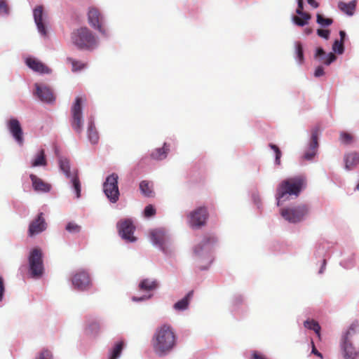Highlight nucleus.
Listing matches in <instances>:
<instances>
[{
  "mask_svg": "<svg viewBox=\"0 0 359 359\" xmlns=\"http://www.w3.org/2000/svg\"><path fill=\"white\" fill-rule=\"evenodd\" d=\"M325 53L322 48H318L315 54V57H321L322 61L326 65H330L332 62L336 60L337 57L333 53H330L327 56H325Z\"/></svg>",
  "mask_w": 359,
  "mask_h": 359,
  "instance_id": "26",
  "label": "nucleus"
},
{
  "mask_svg": "<svg viewBox=\"0 0 359 359\" xmlns=\"http://www.w3.org/2000/svg\"><path fill=\"white\" fill-rule=\"evenodd\" d=\"M359 161V154L352 151L346 153L344 156V168L347 171L353 170Z\"/></svg>",
  "mask_w": 359,
  "mask_h": 359,
  "instance_id": "22",
  "label": "nucleus"
},
{
  "mask_svg": "<svg viewBox=\"0 0 359 359\" xmlns=\"http://www.w3.org/2000/svg\"><path fill=\"white\" fill-rule=\"evenodd\" d=\"M151 240L153 243L158 245L163 251L165 252V244L166 236L162 229H154L150 232Z\"/></svg>",
  "mask_w": 359,
  "mask_h": 359,
  "instance_id": "19",
  "label": "nucleus"
},
{
  "mask_svg": "<svg viewBox=\"0 0 359 359\" xmlns=\"http://www.w3.org/2000/svg\"><path fill=\"white\" fill-rule=\"evenodd\" d=\"M71 41L80 50H93L98 45L97 38L86 27L74 30L71 34Z\"/></svg>",
  "mask_w": 359,
  "mask_h": 359,
  "instance_id": "4",
  "label": "nucleus"
},
{
  "mask_svg": "<svg viewBox=\"0 0 359 359\" xmlns=\"http://www.w3.org/2000/svg\"><path fill=\"white\" fill-rule=\"evenodd\" d=\"M118 179L117 174L113 173L107 177L103 184L104 192L111 203H116L119 198Z\"/></svg>",
  "mask_w": 359,
  "mask_h": 359,
  "instance_id": "9",
  "label": "nucleus"
},
{
  "mask_svg": "<svg viewBox=\"0 0 359 359\" xmlns=\"http://www.w3.org/2000/svg\"><path fill=\"white\" fill-rule=\"evenodd\" d=\"M149 297H150V296L147 297H133V301H142V300H144V299H148V298H149Z\"/></svg>",
  "mask_w": 359,
  "mask_h": 359,
  "instance_id": "52",
  "label": "nucleus"
},
{
  "mask_svg": "<svg viewBox=\"0 0 359 359\" xmlns=\"http://www.w3.org/2000/svg\"><path fill=\"white\" fill-rule=\"evenodd\" d=\"M356 3L357 2L355 0H353L349 3L339 1L338 3V8L341 11L346 13V15H353L355 11Z\"/></svg>",
  "mask_w": 359,
  "mask_h": 359,
  "instance_id": "24",
  "label": "nucleus"
},
{
  "mask_svg": "<svg viewBox=\"0 0 359 359\" xmlns=\"http://www.w3.org/2000/svg\"><path fill=\"white\" fill-rule=\"evenodd\" d=\"M88 22L92 27L97 29L100 33L105 34L106 30L102 26L103 19L99 11L95 8H90L88 13Z\"/></svg>",
  "mask_w": 359,
  "mask_h": 359,
  "instance_id": "13",
  "label": "nucleus"
},
{
  "mask_svg": "<svg viewBox=\"0 0 359 359\" xmlns=\"http://www.w3.org/2000/svg\"><path fill=\"white\" fill-rule=\"evenodd\" d=\"M359 324L352 323L341 339V348L344 359H355L359 356Z\"/></svg>",
  "mask_w": 359,
  "mask_h": 359,
  "instance_id": "2",
  "label": "nucleus"
},
{
  "mask_svg": "<svg viewBox=\"0 0 359 359\" xmlns=\"http://www.w3.org/2000/svg\"><path fill=\"white\" fill-rule=\"evenodd\" d=\"M158 286V283L156 280H151L149 279H144L142 280L139 285V287L141 290L144 291H151L155 290Z\"/></svg>",
  "mask_w": 359,
  "mask_h": 359,
  "instance_id": "31",
  "label": "nucleus"
},
{
  "mask_svg": "<svg viewBox=\"0 0 359 359\" xmlns=\"http://www.w3.org/2000/svg\"><path fill=\"white\" fill-rule=\"evenodd\" d=\"M208 217V212L205 207H199L191 211L189 216V224L194 229H199L204 226Z\"/></svg>",
  "mask_w": 359,
  "mask_h": 359,
  "instance_id": "10",
  "label": "nucleus"
},
{
  "mask_svg": "<svg viewBox=\"0 0 359 359\" xmlns=\"http://www.w3.org/2000/svg\"><path fill=\"white\" fill-rule=\"evenodd\" d=\"M313 32L312 29L310 28V27H307L304 29V33L306 34V35H309L310 34H311Z\"/></svg>",
  "mask_w": 359,
  "mask_h": 359,
  "instance_id": "54",
  "label": "nucleus"
},
{
  "mask_svg": "<svg viewBox=\"0 0 359 359\" xmlns=\"http://www.w3.org/2000/svg\"><path fill=\"white\" fill-rule=\"evenodd\" d=\"M26 64L30 69H32L34 72L41 74H50L51 72V69L48 67H47L41 61L35 58H27L26 60Z\"/></svg>",
  "mask_w": 359,
  "mask_h": 359,
  "instance_id": "20",
  "label": "nucleus"
},
{
  "mask_svg": "<svg viewBox=\"0 0 359 359\" xmlns=\"http://www.w3.org/2000/svg\"><path fill=\"white\" fill-rule=\"evenodd\" d=\"M66 230L69 233H79L81 231V226L74 222H69L66 226Z\"/></svg>",
  "mask_w": 359,
  "mask_h": 359,
  "instance_id": "41",
  "label": "nucleus"
},
{
  "mask_svg": "<svg viewBox=\"0 0 359 359\" xmlns=\"http://www.w3.org/2000/svg\"><path fill=\"white\" fill-rule=\"evenodd\" d=\"M316 22L323 27H327L332 24L333 20L331 18H326L321 14H317Z\"/></svg>",
  "mask_w": 359,
  "mask_h": 359,
  "instance_id": "38",
  "label": "nucleus"
},
{
  "mask_svg": "<svg viewBox=\"0 0 359 359\" xmlns=\"http://www.w3.org/2000/svg\"><path fill=\"white\" fill-rule=\"evenodd\" d=\"M46 223L43 217V213L40 212L37 217L30 222L28 229V235L29 236L32 237L41 233L46 230Z\"/></svg>",
  "mask_w": 359,
  "mask_h": 359,
  "instance_id": "15",
  "label": "nucleus"
},
{
  "mask_svg": "<svg viewBox=\"0 0 359 359\" xmlns=\"http://www.w3.org/2000/svg\"><path fill=\"white\" fill-rule=\"evenodd\" d=\"M296 13L298 15L309 14V13L304 12V1L303 0H297V8Z\"/></svg>",
  "mask_w": 359,
  "mask_h": 359,
  "instance_id": "46",
  "label": "nucleus"
},
{
  "mask_svg": "<svg viewBox=\"0 0 359 359\" xmlns=\"http://www.w3.org/2000/svg\"><path fill=\"white\" fill-rule=\"evenodd\" d=\"M216 239L213 236H206L201 243L197 245L194 250L196 255H200L203 252H208L211 250L212 245L215 243Z\"/></svg>",
  "mask_w": 359,
  "mask_h": 359,
  "instance_id": "21",
  "label": "nucleus"
},
{
  "mask_svg": "<svg viewBox=\"0 0 359 359\" xmlns=\"http://www.w3.org/2000/svg\"><path fill=\"white\" fill-rule=\"evenodd\" d=\"M309 208L306 205H300L293 208H283L280 211L281 216L290 223L301 222L307 215Z\"/></svg>",
  "mask_w": 359,
  "mask_h": 359,
  "instance_id": "7",
  "label": "nucleus"
},
{
  "mask_svg": "<svg viewBox=\"0 0 359 359\" xmlns=\"http://www.w3.org/2000/svg\"><path fill=\"white\" fill-rule=\"evenodd\" d=\"M307 1L309 4L315 8L319 6V4L315 0H307Z\"/></svg>",
  "mask_w": 359,
  "mask_h": 359,
  "instance_id": "50",
  "label": "nucleus"
},
{
  "mask_svg": "<svg viewBox=\"0 0 359 359\" xmlns=\"http://www.w3.org/2000/svg\"><path fill=\"white\" fill-rule=\"evenodd\" d=\"M35 88L36 95L42 102L50 103L55 100V97L50 88L36 83Z\"/></svg>",
  "mask_w": 359,
  "mask_h": 359,
  "instance_id": "18",
  "label": "nucleus"
},
{
  "mask_svg": "<svg viewBox=\"0 0 359 359\" xmlns=\"http://www.w3.org/2000/svg\"><path fill=\"white\" fill-rule=\"evenodd\" d=\"M29 177L32 182V186L36 191H41L44 192L50 191V184L44 182L42 180L34 174H31Z\"/></svg>",
  "mask_w": 359,
  "mask_h": 359,
  "instance_id": "23",
  "label": "nucleus"
},
{
  "mask_svg": "<svg viewBox=\"0 0 359 359\" xmlns=\"http://www.w3.org/2000/svg\"><path fill=\"white\" fill-rule=\"evenodd\" d=\"M140 189L142 194L146 197H154V192L153 191L152 183L143 180L140 184Z\"/></svg>",
  "mask_w": 359,
  "mask_h": 359,
  "instance_id": "28",
  "label": "nucleus"
},
{
  "mask_svg": "<svg viewBox=\"0 0 359 359\" xmlns=\"http://www.w3.org/2000/svg\"><path fill=\"white\" fill-rule=\"evenodd\" d=\"M59 165L60 170L64 172L67 178L71 180L72 187L76 193V197L79 198L81 196V182L78 176L77 170L71 172L69 161L66 158H60Z\"/></svg>",
  "mask_w": 359,
  "mask_h": 359,
  "instance_id": "6",
  "label": "nucleus"
},
{
  "mask_svg": "<svg viewBox=\"0 0 359 359\" xmlns=\"http://www.w3.org/2000/svg\"><path fill=\"white\" fill-rule=\"evenodd\" d=\"M9 9L7 3L4 0H0V14H8Z\"/></svg>",
  "mask_w": 359,
  "mask_h": 359,
  "instance_id": "43",
  "label": "nucleus"
},
{
  "mask_svg": "<svg viewBox=\"0 0 359 359\" xmlns=\"http://www.w3.org/2000/svg\"><path fill=\"white\" fill-rule=\"evenodd\" d=\"M46 160L45 158V152L43 149H41L36 156L35 159L32 162V167L46 165Z\"/></svg>",
  "mask_w": 359,
  "mask_h": 359,
  "instance_id": "33",
  "label": "nucleus"
},
{
  "mask_svg": "<svg viewBox=\"0 0 359 359\" xmlns=\"http://www.w3.org/2000/svg\"><path fill=\"white\" fill-rule=\"evenodd\" d=\"M82 101L81 97H76L71 108L70 123L73 130L78 134H81L83 130Z\"/></svg>",
  "mask_w": 359,
  "mask_h": 359,
  "instance_id": "8",
  "label": "nucleus"
},
{
  "mask_svg": "<svg viewBox=\"0 0 359 359\" xmlns=\"http://www.w3.org/2000/svg\"><path fill=\"white\" fill-rule=\"evenodd\" d=\"M294 46H295L296 59L298 60L299 64H302L304 60L302 44L301 42L297 41L294 43Z\"/></svg>",
  "mask_w": 359,
  "mask_h": 359,
  "instance_id": "34",
  "label": "nucleus"
},
{
  "mask_svg": "<svg viewBox=\"0 0 359 359\" xmlns=\"http://www.w3.org/2000/svg\"><path fill=\"white\" fill-rule=\"evenodd\" d=\"M339 36H340V41H343L344 42V38L346 36V33L344 31H340L339 32Z\"/></svg>",
  "mask_w": 359,
  "mask_h": 359,
  "instance_id": "53",
  "label": "nucleus"
},
{
  "mask_svg": "<svg viewBox=\"0 0 359 359\" xmlns=\"http://www.w3.org/2000/svg\"><path fill=\"white\" fill-rule=\"evenodd\" d=\"M269 147L271 149H273L276 154V160H275V162L277 165H280V157H281V151L280 150V149L276 145V144H269Z\"/></svg>",
  "mask_w": 359,
  "mask_h": 359,
  "instance_id": "40",
  "label": "nucleus"
},
{
  "mask_svg": "<svg viewBox=\"0 0 359 359\" xmlns=\"http://www.w3.org/2000/svg\"><path fill=\"white\" fill-rule=\"evenodd\" d=\"M339 140L344 144H350L354 141V137L351 133L341 131L339 134Z\"/></svg>",
  "mask_w": 359,
  "mask_h": 359,
  "instance_id": "36",
  "label": "nucleus"
},
{
  "mask_svg": "<svg viewBox=\"0 0 359 359\" xmlns=\"http://www.w3.org/2000/svg\"><path fill=\"white\" fill-rule=\"evenodd\" d=\"M156 214V209L152 205H148L145 207L144 215L146 217H150Z\"/></svg>",
  "mask_w": 359,
  "mask_h": 359,
  "instance_id": "42",
  "label": "nucleus"
},
{
  "mask_svg": "<svg viewBox=\"0 0 359 359\" xmlns=\"http://www.w3.org/2000/svg\"><path fill=\"white\" fill-rule=\"evenodd\" d=\"M306 185V180L303 175L290 177L282 181L276 190L278 205H280V200L285 201L288 198V196H298Z\"/></svg>",
  "mask_w": 359,
  "mask_h": 359,
  "instance_id": "3",
  "label": "nucleus"
},
{
  "mask_svg": "<svg viewBox=\"0 0 359 359\" xmlns=\"http://www.w3.org/2000/svg\"><path fill=\"white\" fill-rule=\"evenodd\" d=\"M123 346L124 342L123 341L116 342L109 350L108 359H118L121 353Z\"/></svg>",
  "mask_w": 359,
  "mask_h": 359,
  "instance_id": "29",
  "label": "nucleus"
},
{
  "mask_svg": "<svg viewBox=\"0 0 359 359\" xmlns=\"http://www.w3.org/2000/svg\"><path fill=\"white\" fill-rule=\"evenodd\" d=\"M7 127L14 140L19 145L24 144V133L19 121L15 118L9 119Z\"/></svg>",
  "mask_w": 359,
  "mask_h": 359,
  "instance_id": "12",
  "label": "nucleus"
},
{
  "mask_svg": "<svg viewBox=\"0 0 359 359\" xmlns=\"http://www.w3.org/2000/svg\"><path fill=\"white\" fill-rule=\"evenodd\" d=\"M176 340L175 331L170 325L157 327L151 340L154 352L159 355L168 354L175 346Z\"/></svg>",
  "mask_w": 359,
  "mask_h": 359,
  "instance_id": "1",
  "label": "nucleus"
},
{
  "mask_svg": "<svg viewBox=\"0 0 359 359\" xmlns=\"http://www.w3.org/2000/svg\"><path fill=\"white\" fill-rule=\"evenodd\" d=\"M323 74H324L323 67L321 66L318 67L315 70V73H314L315 76L319 77V76H323Z\"/></svg>",
  "mask_w": 359,
  "mask_h": 359,
  "instance_id": "49",
  "label": "nucleus"
},
{
  "mask_svg": "<svg viewBox=\"0 0 359 359\" xmlns=\"http://www.w3.org/2000/svg\"><path fill=\"white\" fill-rule=\"evenodd\" d=\"M67 61L72 65V72L80 71L86 67V64L81 61L76 60L72 57H67Z\"/></svg>",
  "mask_w": 359,
  "mask_h": 359,
  "instance_id": "35",
  "label": "nucleus"
},
{
  "mask_svg": "<svg viewBox=\"0 0 359 359\" xmlns=\"http://www.w3.org/2000/svg\"><path fill=\"white\" fill-rule=\"evenodd\" d=\"M320 129L316 127L312 130L311 142L308 151H306L304 155V158L308 161H311L316 154L317 149L318 147V135Z\"/></svg>",
  "mask_w": 359,
  "mask_h": 359,
  "instance_id": "17",
  "label": "nucleus"
},
{
  "mask_svg": "<svg viewBox=\"0 0 359 359\" xmlns=\"http://www.w3.org/2000/svg\"><path fill=\"white\" fill-rule=\"evenodd\" d=\"M88 329L91 333L96 334L100 330V325L97 322H93L89 325Z\"/></svg>",
  "mask_w": 359,
  "mask_h": 359,
  "instance_id": "47",
  "label": "nucleus"
},
{
  "mask_svg": "<svg viewBox=\"0 0 359 359\" xmlns=\"http://www.w3.org/2000/svg\"><path fill=\"white\" fill-rule=\"evenodd\" d=\"M194 295V291L191 290L187 293V294L182 299L177 302L174 306L173 308L176 311H184L186 310L189 304V302L191 299H192Z\"/></svg>",
  "mask_w": 359,
  "mask_h": 359,
  "instance_id": "25",
  "label": "nucleus"
},
{
  "mask_svg": "<svg viewBox=\"0 0 359 359\" xmlns=\"http://www.w3.org/2000/svg\"><path fill=\"white\" fill-rule=\"evenodd\" d=\"M299 15V16L294 15L292 17V21L295 25L299 27H303L307 25L311 18V15L309 13Z\"/></svg>",
  "mask_w": 359,
  "mask_h": 359,
  "instance_id": "32",
  "label": "nucleus"
},
{
  "mask_svg": "<svg viewBox=\"0 0 359 359\" xmlns=\"http://www.w3.org/2000/svg\"><path fill=\"white\" fill-rule=\"evenodd\" d=\"M332 49L335 53L338 54H342L344 50V42L339 40H335L333 43Z\"/></svg>",
  "mask_w": 359,
  "mask_h": 359,
  "instance_id": "39",
  "label": "nucleus"
},
{
  "mask_svg": "<svg viewBox=\"0 0 359 359\" xmlns=\"http://www.w3.org/2000/svg\"><path fill=\"white\" fill-rule=\"evenodd\" d=\"M5 292V286H4V278L0 276V302L3 299V296Z\"/></svg>",
  "mask_w": 359,
  "mask_h": 359,
  "instance_id": "48",
  "label": "nucleus"
},
{
  "mask_svg": "<svg viewBox=\"0 0 359 359\" xmlns=\"http://www.w3.org/2000/svg\"><path fill=\"white\" fill-rule=\"evenodd\" d=\"M72 282L74 287L79 290H88L91 285L89 275L83 271L74 274Z\"/></svg>",
  "mask_w": 359,
  "mask_h": 359,
  "instance_id": "14",
  "label": "nucleus"
},
{
  "mask_svg": "<svg viewBox=\"0 0 359 359\" xmlns=\"http://www.w3.org/2000/svg\"><path fill=\"white\" fill-rule=\"evenodd\" d=\"M117 229L120 236L127 242H134L136 238L133 236L135 226L130 219H124L117 223Z\"/></svg>",
  "mask_w": 359,
  "mask_h": 359,
  "instance_id": "11",
  "label": "nucleus"
},
{
  "mask_svg": "<svg viewBox=\"0 0 359 359\" xmlns=\"http://www.w3.org/2000/svg\"><path fill=\"white\" fill-rule=\"evenodd\" d=\"M169 151L168 146L164 143L162 148H158L154 150L151 154V158L154 160H162L166 158Z\"/></svg>",
  "mask_w": 359,
  "mask_h": 359,
  "instance_id": "27",
  "label": "nucleus"
},
{
  "mask_svg": "<svg viewBox=\"0 0 359 359\" xmlns=\"http://www.w3.org/2000/svg\"><path fill=\"white\" fill-rule=\"evenodd\" d=\"M51 352L48 349H43L37 359H52Z\"/></svg>",
  "mask_w": 359,
  "mask_h": 359,
  "instance_id": "44",
  "label": "nucleus"
},
{
  "mask_svg": "<svg viewBox=\"0 0 359 359\" xmlns=\"http://www.w3.org/2000/svg\"><path fill=\"white\" fill-rule=\"evenodd\" d=\"M29 265L33 277H39L43 272V253L40 248H35L29 253Z\"/></svg>",
  "mask_w": 359,
  "mask_h": 359,
  "instance_id": "5",
  "label": "nucleus"
},
{
  "mask_svg": "<svg viewBox=\"0 0 359 359\" xmlns=\"http://www.w3.org/2000/svg\"><path fill=\"white\" fill-rule=\"evenodd\" d=\"M312 344H313L312 353H314L315 355L322 358L323 357L322 354L316 350L313 342H312Z\"/></svg>",
  "mask_w": 359,
  "mask_h": 359,
  "instance_id": "51",
  "label": "nucleus"
},
{
  "mask_svg": "<svg viewBox=\"0 0 359 359\" xmlns=\"http://www.w3.org/2000/svg\"><path fill=\"white\" fill-rule=\"evenodd\" d=\"M34 22L39 32L43 36L46 35V16L43 13L42 6H37L33 11Z\"/></svg>",
  "mask_w": 359,
  "mask_h": 359,
  "instance_id": "16",
  "label": "nucleus"
},
{
  "mask_svg": "<svg viewBox=\"0 0 359 359\" xmlns=\"http://www.w3.org/2000/svg\"><path fill=\"white\" fill-rule=\"evenodd\" d=\"M88 137L92 144H97L99 141L98 133L97 132L93 121H90L88 124Z\"/></svg>",
  "mask_w": 359,
  "mask_h": 359,
  "instance_id": "30",
  "label": "nucleus"
},
{
  "mask_svg": "<svg viewBox=\"0 0 359 359\" xmlns=\"http://www.w3.org/2000/svg\"><path fill=\"white\" fill-rule=\"evenodd\" d=\"M304 326L309 330H313L320 337V327L316 321L313 320H306L304 322Z\"/></svg>",
  "mask_w": 359,
  "mask_h": 359,
  "instance_id": "37",
  "label": "nucleus"
},
{
  "mask_svg": "<svg viewBox=\"0 0 359 359\" xmlns=\"http://www.w3.org/2000/svg\"><path fill=\"white\" fill-rule=\"evenodd\" d=\"M317 34L319 36L327 40L330 37V32L328 29H318L317 30Z\"/></svg>",
  "mask_w": 359,
  "mask_h": 359,
  "instance_id": "45",
  "label": "nucleus"
}]
</instances>
